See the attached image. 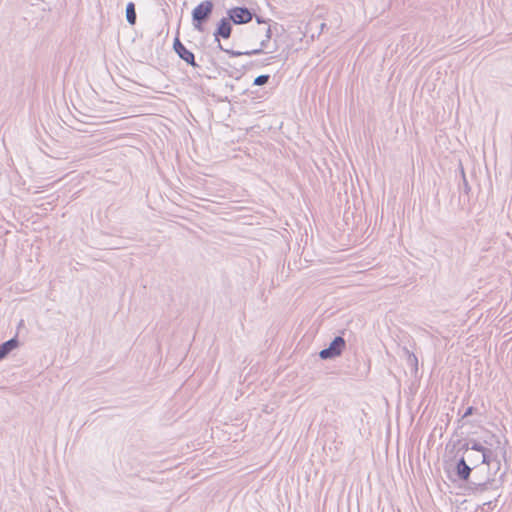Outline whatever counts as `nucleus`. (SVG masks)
Returning <instances> with one entry per match:
<instances>
[{
  "label": "nucleus",
  "instance_id": "20e7f679",
  "mask_svg": "<svg viewBox=\"0 0 512 512\" xmlns=\"http://www.w3.org/2000/svg\"><path fill=\"white\" fill-rule=\"evenodd\" d=\"M229 17L235 24H246L252 20V13L247 8L236 7L229 10Z\"/></svg>",
  "mask_w": 512,
  "mask_h": 512
},
{
  "label": "nucleus",
  "instance_id": "6e6552de",
  "mask_svg": "<svg viewBox=\"0 0 512 512\" xmlns=\"http://www.w3.org/2000/svg\"><path fill=\"white\" fill-rule=\"evenodd\" d=\"M17 347V341L11 339L0 345V359L4 358L11 350Z\"/></svg>",
  "mask_w": 512,
  "mask_h": 512
},
{
  "label": "nucleus",
  "instance_id": "0eeeda50",
  "mask_svg": "<svg viewBox=\"0 0 512 512\" xmlns=\"http://www.w3.org/2000/svg\"><path fill=\"white\" fill-rule=\"evenodd\" d=\"M231 24L228 19H222L218 25L217 31L215 33V37L218 40V37L221 36L225 39L229 38L231 35Z\"/></svg>",
  "mask_w": 512,
  "mask_h": 512
},
{
  "label": "nucleus",
  "instance_id": "7ed1b4c3",
  "mask_svg": "<svg viewBox=\"0 0 512 512\" xmlns=\"http://www.w3.org/2000/svg\"><path fill=\"white\" fill-rule=\"evenodd\" d=\"M345 347V341L342 337H336L332 343L330 344V346L326 349H323L321 352H320V357L322 359H328V358H333V357H336V356H339L342 352V350L344 349Z\"/></svg>",
  "mask_w": 512,
  "mask_h": 512
},
{
  "label": "nucleus",
  "instance_id": "1a4fd4ad",
  "mask_svg": "<svg viewBox=\"0 0 512 512\" xmlns=\"http://www.w3.org/2000/svg\"><path fill=\"white\" fill-rule=\"evenodd\" d=\"M126 17H127V21L131 25L135 24V22H136V12H135V6H134V4L132 2L128 3V5L126 7Z\"/></svg>",
  "mask_w": 512,
  "mask_h": 512
},
{
  "label": "nucleus",
  "instance_id": "9d476101",
  "mask_svg": "<svg viewBox=\"0 0 512 512\" xmlns=\"http://www.w3.org/2000/svg\"><path fill=\"white\" fill-rule=\"evenodd\" d=\"M268 80H269V75H260L255 78L254 85H257V86L264 85L268 82Z\"/></svg>",
  "mask_w": 512,
  "mask_h": 512
},
{
  "label": "nucleus",
  "instance_id": "9b49d317",
  "mask_svg": "<svg viewBox=\"0 0 512 512\" xmlns=\"http://www.w3.org/2000/svg\"><path fill=\"white\" fill-rule=\"evenodd\" d=\"M472 410H473V408H472V407H469V408L467 409L466 413H465V416H468V415L472 414Z\"/></svg>",
  "mask_w": 512,
  "mask_h": 512
},
{
  "label": "nucleus",
  "instance_id": "423d86ee",
  "mask_svg": "<svg viewBox=\"0 0 512 512\" xmlns=\"http://www.w3.org/2000/svg\"><path fill=\"white\" fill-rule=\"evenodd\" d=\"M472 467L466 462V457H461L455 465V473L460 480H468Z\"/></svg>",
  "mask_w": 512,
  "mask_h": 512
},
{
  "label": "nucleus",
  "instance_id": "f257e3e1",
  "mask_svg": "<svg viewBox=\"0 0 512 512\" xmlns=\"http://www.w3.org/2000/svg\"><path fill=\"white\" fill-rule=\"evenodd\" d=\"M499 454L506 463L512 461V450H464L462 457H466V462L473 468L479 463H487L489 466L494 464L496 470L500 468Z\"/></svg>",
  "mask_w": 512,
  "mask_h": 512
},
{
  "label": "nucleus",
  "instance_id": "39448f33",
  "mask_svg": "<svg viewBox=\"0 0 512 512\" xmlns=\"http://www.w3.org/2000/svg\"><path fill=\"white\" fill-rule=\"evenodd\" d=\"M173 46L175 52L179 55L181 59H183L186 63L192 65L193 67L197 66L194 54L182 44L179 38H175Z\"/></svg>",
  "mask_w": 512,
  "mask_h": 512
},
{
  "label": "nucleus",
  "instance_id": "f03ea898",
  "mask_svg": "<svg viewBox=\"0 0 512 512\" xmlns=\"http://www.w3.org/2000/svg\"><path fill=\"white\" fill-rule=\"evenodd\" d=\"M212 10L213 3L208 0L201 2L194 8L192 12V17L194 21V27L196 30H198L199 32L204 31L203 21H205L210 16Z\"/></svg>",
  "mask_w": 512,
  "mask_h": 512
}]
</instances>
